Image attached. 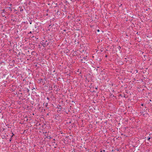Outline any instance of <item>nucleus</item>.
I'll use <instances>...</instances> for the list:
<instances>
[{
  "mask_svg": "<svg viewBox=\"0 0 152 152\" xmlns=\"http://www.w3.org/2000/svg\"><path fill=\"white\" fill-rule=\"evenodd\" d=\"M87 50V47L86 46H82L79 49V51L82 53H86Z\"/></svg>",
  "mask_w": 152,
  "mask_h": 152,
  "instance_id": "f257e3e1",
  "label": "nucleus"
},
{
  "mask_svg": "<svg viewBox=\"0 0 152 152\" xmlns=\"http://www.w3.org/2000/svg\"><path fill=\"white\" fill-rule=\"evenodd\" d=\"M87 56H85V57H83L81 60V61L82 62L85 63V62L84 61V60H87Z\"/></svg>",
  "mask_w": 152,
  "mask_h": 152,
  "instance_id": "f03ea898",
  "label": "nucleus"
},
{
  "mask_svg": "<svg viewBox=\"0 0 152 152\" xmlns=\"http://www.w3.org/2000/svg\"><path fill=\"white\" fill-rule=\"evenodd\" d=\"M151 139V138L150 137H148V141H149L150 140V139Z\"/></svg>",
  "mask_w": 152,
  "mask_h": 152,
  "instance_id": "7ed1b4c3",
  "label": "nucleus"
},
{
  "mask_svg": "<svg viewBox=\"0 0 152 152\" xmlns=\"http://www.w3.org/2000/svg\"><path fill=\"white\" fill-rule=\"evenodd\" d=\"M103 152H105V151L104 150H102Z\"/></svg>",
  "mask_w": 152,
  "mask_h": 152,
  "instance_id": "20e7f679",
  "label": "nucleus"
},
{
  "mask_svg": "<svg viewBox=\"0 0 152 152\" xmlns=\"http://www.w3.org/2000/svg\"><path fill=\"white\" fill-rule=\"evenodd\" d=\"M97 31H98V32H99V30H97Z\"/></svg>",
  "mask_w": 152,
  "mask_h": 152,
  "instance_id": "39448f33",
  "label": "nucleus"
},
{
  "mask_svg": "<svg viewBox=\"0 0 152 152\" xmlns=\"http://www.w3.org/2000/svg\"><path fill=\"white\" fill-rule=\"evenodd\" d=\"M100 152H102V151L101 150V151H100Z\"/></svg>",
  "mask_w": 152,
  "mask_h": 152,
  "instance_id": "423d86ee",
  "label": "nucleus"
},
{
  "mask_svg": "<svg viewBox=\"0 0 152 152\" xmlns=\"http://www.w3.org/2000/svg\"><path fill=\"white\" fill-rule=\"evenodd\" d=\"M69 123H71V122H69Z\"/></svg>",
  "mask_w": 152,
  "mask_h": 152,
  "instance_id": "0eeeda50",
  "label": "nucleus"
}]
</instances>
